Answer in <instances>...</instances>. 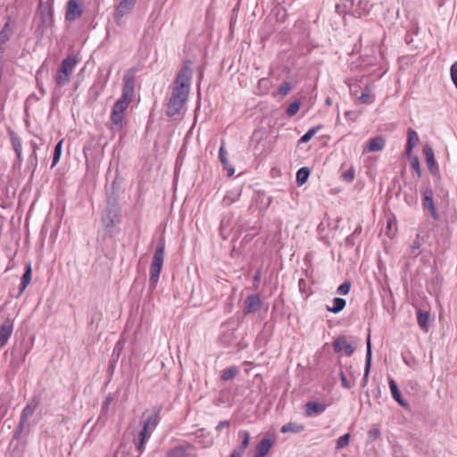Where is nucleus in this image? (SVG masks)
<instances>
[{
	"label": "nucleus",
	"mask_w": 457,
	"mask_h": 457,
	"mask_svg": "<svg viewBox=\"0 0 457 457\" xmlns=\"http://www.w3.org/2000/svg\"><path fill=\"white\" fill-rule=\"evenodd\" d=\"M133 94L134 75L132 73H127L123 77V87L121 96L114 104L111 113L112 124L117 129H120L122 128L123 112L129 107Z\"/></svg>",
	"instance_id": "f257e3e1"
},
{
	"label": "nucleus",
	"mask_w": 457,
	"mask_h": 457,
	"mask_svg": "<svg viewBox=\"0 0 457 457\" xmlns=\"http://www.w3.org/2000/svg\"><path fill=\"white\" fill-rule=\"evenodd\" d=\"M79 59L74 55H68L61 63L56 75L55 83L58 87H63L70 81L71 75L75 66L79 63Z\"/></svg>",
	"instance_id": "f03ea898"
},
{
	"label": "nucleus",
	"mask_w": 457,
	"mask_h": 457,
	"mask_svg": "<svg viewBox=\"0 0 457 457\" xmlns=\"http://www.w3.org/2000/svg\"><path fill=\"white\" fill-rule=\"evenodd\" d=\"M164 250H165V244L163 240H161L158 246L155 249L153 262L151 263L150 267V278L149 282L151 286L155 287L157 284L160 273L162 271L163 260H164Z\"/></svg>",
	"instance_id": "7ed1b4c3"
},
{
	"label": "nucleus",
	"mask_w": 457,
	"mask_h": 457,
	"mask_svg": "<svg viewBox=\"0 0 457 457\" xmlns=\"http://www.w3.org/2000/svg\"><path fill=\"white\" fill-rule=\"evenodd\" d=\"M37 22V30L41 34L53 25V10L49 4L40 2L37 12L35 18Z\"/></svg>",
	"instance_id": "20e7f679"
},
{
	"label": "nucleus",
	"mask_w": 457,
	"mask_h": 457,
	"mask_svg": "<svg viewBox=\"0 0 457 457\" xmlns=\"http://www.w3.org/2000/svg\"><path fill=\"white\" fill-rule=\"evenodd\" d=\"M188 94L180 92L179 89H172L169 100L166 113L169 117H174L179 114L187 100Z\"/></svg>",
	"instance_id": "39448f33"
},
{
	"label": "nucleus",
	"mask_w": 457,
	"mask_h": 457,
	"mask_svg": "<svg viewBox=\"0 0 457 457\" xmlns=\"http://www.w3.org/2000/svg\"><path fill=\"white\" fill-rule=\"evenodd\" d=\"M102 222L107 229L120 222V209L116 203L108 202L102 213Z\"/></svg>",
	"instance_id": "423d86ee"
},
{
	"label": "nucleus",
	"mask_w": 457,
	"mask_h": 457,
	"mask_svg": "<svg viewBox=\"0 0 457 457\" xmlns=\"http://www.w3.org/2000/svg\"><path fill=\"white\" fill-rule=\"evenodd\" d=\"M188 62H186L185 65L179 71L177 79L175 80V85L172 89H179L180 92H185L189 94L191 78H192V70L187 65Z\"/></svg>",
	"instance_id": "0eeeda50"
},
{
	"label": "nucleus",
	"mask_w": 457,
	"mask_h": 457,
	"mask_svg": "<svg viewBox=\"0 0 457 457\" xmlns=\"http://www.w3.org/2000/svg\"><path fill=\"white\" fill-rule=\"evenodd\" d=\"M137 0H121L117 5L114 12V21L120 25L122 18L132 12Z\"/></svg>",
	"instance_id": "6e6552de"
},
{
	"label": "nucleus",
	"mask_w": 457,
	"mask_h": 457,
	"mask_svg": "<svg viewBox=\"0 0 457 457\" xmlns=\"http://www.w3.org/2000/svg\"><path fill=\"white\" fill-rule=\"evenodd\" d=\"M433 196L432 188L430 187H426L422 194V207L424 210H428L433 219L436 220L439 219V215L436 212Z\"/></svg>",
	"instance_id": "1a4fd4ad"
},
{
	"label": "nucleus",
	"mask_w": 457,
	"mask_h": 457,
	"mask_svg": "<svg viewBox=\"0 0 457 457\" xmlns=\"http://www.w3.org/2000/svg\"><path fill=\"white\" fill-rule=\"evenodd\" d=\"M244 313L248 315L259 311L262 306V301L256 294L249 295L244 302Z\"/></svg>",
	"instance_id": "9d476101"
},
{
	"label": "nucleus",
	"mask_w": 457,
	"mask_h": 457,
	"mask_svg": "<svg viewBox=\"0 0 457 457\" xmlns=\"http://www.w3.org/2000/svg\"><path fill=\"white\" fill-rule=\"evenodd\" d=\"M356 348L357 345L355 343H347L345 337H339L333 342V349L335 352L339 353L344 350L348 356L352 355Z\"/></svg>",
	"instance_id": "9b49d317"
},
{
	"label": "nucleus",
	"mask_w": 457,
	"mask_h": 457,
	"mask_svg": "<svg viewBox=\"0 0 457 457\" xmlns=\"http://www.w3.org/2000/svg\"><path fill=\"white\" fill-rule=\"evenodd\" d=\"M423 153L425 154L426 162L429 171L432 174H436L438 172V166L436 164L432 147L428 145H425L423 148Z\"/></svg>",
	"instance_id": "f8f14e48"
},
{
	"label": "nucleus",
	"mask_w": 457,
	"mask_h": 457,
	"mask_svg": "<svg viewBox=\"0 0 457 457\" xmlns=\"http://www.w3.org/2000/svg\"><path fill=\"white\" fill-rule=\"evenodd\" d=\"M370 367H371V346H370V338L369 336L368 339H367V353H366L364 374H363V378L361 379V387H365L368 384L369 376H370Z\"/></svg>",
	"instance_id": "ddd939ff"
},
{
	"label": "nucleus",
	"mask_w": 457,
	"mask_h": 457,
	"mask_svg": "<svg viewBox=\"0 0 457 457\" xmlns=\"http://www.w3.org/2000/svg\"><path fill=\"white\" fill-rule=\"evenodd\" d=\"M82 9L79 6V0H69L67 5L66 19L72 21L82 14Z\"/></svg>",
	"instance_id": "4468645a"
},
{
	"label": "nucleus",
	"mask_w": 457,
	"mask_h": 457,
	"mask_svg": "<svg viewBox=\"0 0 457 457\" xmlns=\"http://www.w3.org/2000/svg\"><path fill=\"white\" fill-rule=\"evenodd\" d=\"M304 407L308 417L321 414L326 410V405L318 402H309L304 405Z\"/></svg>",
	"instance_id": "2eb2a0df"
},
{
	"label": "nucleus",
	"mask_w": 457,
	"mask_h": 457,
	"mask_svg": "<svg viewBox=\"0 0 457 457\" xmlns=\"http://www.w3.org/2000/svg\"><path fill=\"white\" fill-rule=\"evenodd\" d=\"M386 140L382 137H376L371 138L366 145L364 152H378L384 149Z\"/></svg>",
	"instance_id": "dca6fc26"
},
{
	"label": "nucleus",
	"mask_w": 457,
	"mask_h": 457,
	"mask_svg": "<svg viewBox=\"0 0 457 457\" xmlns=\"http://www.w3.org/2000/svg\"><path fill=\"white\" fill-rule=\"evenodd\" d=\"M160 421V409L154 411L150 414L143 422L142 428H146L148 431H152L153 428H156Z\"/></svg>",
	"instance_id": "f3484780"
},
{
	"label": "nucleus",
	"mask_w": 457,
	"mask_h": 457,
	"mask_svg": "<svg viewBox=\"0 0 457 457\" xmlns=\"http://www.w3.org/2000/svg\"><path fill=\"white\" fill-rule=\"evenodd\" d=\"M272 446V442L270 438H262L256 445V453L254 457H265Z\"/></svg>",
	"instance_id": "a211bd4d"
},
{
	"label": "nucleus",
	"mask_w": 457,
	"mask_h": 457,
	"mask_svg": "<svg viewBox=\"0 0 457 457\" xmlns=\"http://www.w3.org/2000/svg\"><path fill=\"white\" fill-rule=\"evenodd\" d=\"M12 333V324L5 321L0 326V347L4 346Z\"/></svg>",
	"instance_id": "6ab92c4d"
},
{
	"label": "nucleus",
	"mask_w": 457,
	"mask_h": 457,
	"mask_svg": "<svg viewBox=\"0 0 457 457\" xmlns=\"http://www.w3.org/2000/svg\"><path fill=\"white\" fill-rule=\"evenodd\" d=\"M305 429V426L301 423L297 422H288L285 425H283L280 428V432L283 434L286 433H300L303 432Z\"/></svg>",
	"instance_id": "aec40b11"
},
{
	"label": "nucleus",
	"mask_w": 457,
	"mask_h": 457,
	"mask_svg": "<svg viewBox=\"0 0 457 457\" xmlns=\"http://www.w3.org/2000/svg\"><path fill=\"white\" fill-rule=\"evenodd\" d=\"M389 387H390V391H391L393 398L401 406H403V407L407 406V403L405 401H403V399L402 398V395H401L400 390L397 386V384L393 378L389 379Z\"/></svg>",
	"instance_id": "412c9836"
},
{
	"label": "nucleus",
	"mask_w": 457,
	"mask_h": 457,
	"mask_svg": "<svg viewBox=\"0 0 457 457\" xmlns=\"http://www.w3.org/2000/svg\"><path fill=\"white\" fill-rule=\"evenodd\" d=\"M373 86H366L358 98L361 104H370L375 100V96L371 93Z\"/></svg>",
	"instance_id": "4be33fe9"
},
{
	"label": "nucleus",
	"mask_w": 457,
	"mask_h": 457,
	"mask_svg": "<svg viewBox=\"0 0 457 457\" xmlns=\"http://www.w3.org/2000/svg\"><path fill=\"white\" fill-rule=\"evenodd\" d=\"M428 320L429 313L428 312H423L422 310L419 309L417 312V322L420 328L424 332L428 331Z\"/></svg>",
	"instance_id": "5701e85b"
},
{
	"label": "nucleus",
	"mask_w": 457,
	"mask_h": 457,
	"mask_svg": "<svg viewBox=\"0 0 457 457\" xmlns=\"http://www.w3.org/2000/svg\"><path fill=\"white\" fill-rule=\"evenodd\" d=\"M419 137L415 130L412 129H408V139L406 145V154L410 155L413 147L418 144Z\"/></svg>",
	"instance_id": "b1692460"
},
{
	"label": "nucleus",
	"mask_w": 457,
	"mask_h": 457,
	"mask_svg": "<svg viewBox=\"0 0 457 457\" xmlns=\"http://www.w3.org/2000/svg\"><path fill=\"white\" fill-rule=\"evenodd\" d=\"M219 157L224 169L228 171V176L231 177L235 173V169L228 163L227 159V153L224 146H220L219 150Z\"/></svg>",
	"instance_id": "393cba45"
},
{
	"label": "nucleus",
	"mask_w": 457,
	"mask_h": 457,
	"mask_svg": "<svg viewBox=\"0 0 457 457\" xmlns=\"http://www.w3.org/2000/svg\"><path fill=\"white\" fill-rule=\"evenodd\" d=\"M151 436V431H148L146 428H143L140 430L137 436V448L142 453L144 451V445L146 440Z\"/></svg>",
	"instance_id": "a878e982"
},
{
	"label": "nucleus",
	"mask_w": 457,
	"mask_h": 457,
	"mask_svg": "<svg viewBox=\"0 0 457 457\" xmlns=\"http://www.w3.org/2000/svg\"><path fill=\"white\" fill-rule=\"evenodd\" d=\"M346 305V302L345 299L340 297H336L333 299V305L327 306V310L333 313H338L345 309Z\"/></svg>",
	"instance_id": "bb28decb"
},
{
	"label": "nucleus",
	"mask_w": 457,
	"mask_h": 457,
	"mask_svg": "<svg viewBox=\"0 0 457 457\" xmlns=\"http://www.w3.org/2000/svg\"><path fill=\"white\" fill-rule=\"evenodd\" d=\"M310 176V170L307 167H302L296 173V182L299 186L303 185Z\"/></svg>",
	"instance_id": "cd10ccee"
},
{
	"label": "nucleus",
	"mask_w": 457,
	"mask_h": 457,
	"mask_svg": "<svg viewBox=\"0 0 457 457\" xmlns=\"http://www.w3.org/2000/svg\"><path fill=\"white\" fill-rule=\"evenodd\" d=\"M320 128H321V126H316V127L310 129L304 135H303L300 137L298 143L304 144V143L309 142L315 136V134L320 130Z\"/></svg>",
	"instance_id": "c85d7f7f"
},
{
	"label": "nucleus",
	"mask_w": 457,
	"mask_h": 457,
	"mask_svg": "<svg viewBox=\"0 0 457 457\" xmlns=\"http://www.w3.org/2000/svg\"><path fill=\"white\" fill-rule=\"evenodd\" d=\"M237 373H238L237 367L231 366V367L228 368V369H225L222 371L221 379H223L225 381L232 379V378H234L237 376Z\"/></svg>",
	"instance_id": "c756f323"
},
{
	"label": "nucleus",
	"mask_w": 457,
	"mask_h": 457,
	"mask_svg": "<svg viewBox=\"0 0 457 457\" xmlns=\"http://www.w3.org/2000/svg\"><path fill=\"white\" fill-rule=\"evenodd\" d=\"M238 436L242 439V442L238 447L245 451L250 443V434L246 430H241L238 432Z\"/></svg>",
	"instance_id": "7c9ffc66"
},
{
	"label": "nucleus",
	"mask_w": 457,
	"mask_h": 457,
	"mask_svg": "<svg viewBox=\"0 0 457 457\" xmlns=\"http://www.w3.org/2000/svg\"><path fill=\"white\" fill-rule=\"evenodd\" d=\"M63 139L60 140L54 146L52 167L55 166L60 160L62 154Z\"/></svg>",
	"instance_id": "2f4dec72"
},
{
	"label": "nucleus",
	"mask_w": 457,
	"mask_h": 457,
	"mask_svg": "<svg viewBox=\"0 0 457 457\" xmlns=\"http://www.w3.org/2000/svg\"><path fill=\"white\" fill-rule=\"evenodd\" d=\"M300 105L301 102L299 100H295L288 105V107L286 110V113L290 117L295 115L300 109Z\"/></svg>",
	"instance_id": "473e14b6"
},
{
	"label": "nucleus",
	"mask_w": 457,
	"mask_h": 457,
	"mask_svg": "<svg viewBox=\"0 0 457 457\" xmlns=\"http://www.w3.org/2000/svg\"><path fill=\"white\" fill-rule=\"evenodd\" d=\"M349 441H350V434L346 433V434L343 435L342 436H340L337 440V446H336V448L337 450L343 449L344 447H345V446H347L349 445Z\"/></svg>",
	"instance_id": "72a5a7b5"
},
{
	"label": "nucleus",
	"mask_w": 457,
	"mask_h": 457,
	"mask_svg": "<svg viewBox=\"0 0 457 457\" xmlns=\"http://www.w3.org/2000/svg\"><path fill=\"white\" fill-rule=\"evenodd\" d=\"M29 285V264H25L24 272L21 277V291H23Z\"/></svg>",
	"instance_id": "f704fd0d"
},
{
	"label": "nucleus",
	"mask_w": 457,
	"mask_h": 457,
	"mask_svg": "<svg viewBox=\"0 0 457 457\" xmlns=\"http://www.w3.org/2000/svg\"><path fill=\"white\" fill-rule=\"evenodd\" d=\"M351 289V282L350 281H345L343 284H341L337 287V293L340 295H347Z\"/></svg>",
	"instance_id": "c9c22d12"
},
{
	"label": "nucleus",
	"mask_w": 457,
	"mask_h": 457,
	"mask_svg": "<svg viewBox=\"0 0 457 457\" xmlns=\"http://www.w3.org/2000/svg\"><path fill=\"white\" fill-rule=\"evenodd\" d=\"M411 168L417 173L418 177L420 178L422 175L420 161L417 156L413 157L411 160Z\"/></svg>",
	"instance_id": "e433bc0d"
},
{
	"label": "nucleus",
	"mask_w": 457,
	"mask_h": 457,
	"mask_svg": "<svg viewBox=\"0 0 457 457\" xmlns=\"http://www.w3.org/2000/svg\"><path fill=\"white\" fill-rule=\"evenodd\" d=\"M238 195L237 194H227L224 198H223V204L226 205V206H229L230 204H232L237 198Z\"/></svg>",
	"instance_id": "4c0bfd02"
},
{
	"label": "nucleus",
	"mask_w": 457,
	"mask_h": 457,
	"mask_svg": "<svg viewBox=\"0 0 457 457\" xmlns=\"http://www.w3.org/2000/svg\"><path fill=\"white\" fill-rule=\"evenodd\" d=\"M12 143L13 145V148L17 154V156L20 158L21 154V145L20 142V139L14 136H12Z\"/></svg>",
	"instance_id": "58836bf2"
},
{
	"label": "nucleus",
	"mask_w": 457,
	"mask_h": 457,
	"mask_svg": "<svg viewBox=\"0 0 457 457\" xmlns=\"http://www.w3.org/2000/svg\"><path fill=\"white\" fill-rule=\"evenodd\" d=\"M355 170L353 167H351L347 171L343 173L342 177L345 181L351 183L354 179Z\"/></svg>",
	"instance_id": "ea45409f"
},
{
	"label": "nucleus",
	"mask_w": 457,
	"mask_h": 457,
	"mask_svg": "<svg viewBox=\"0 0 457 457\" xmlns=\"http://www.w3.org/2000/svg\"><path fill=\"white\" fill-rule=\"evenodd\" d=\"M421 244L422 243H421L420 236L417 235L416 239L414 240V242L411 245V253L414 254H418L419 251L420 249Z\"/></svg>",
	"instance_id": "a19ab883"
},
{
	"label": "nucleus",
	"mask_w": 457,
	"mask_h": 457,
	"mask_svg": "<svg viewBox=\"0 0 457 457\" xmlns=\"http://www.w3.org/2000/svg\"><path fill=\"white\" fill-rule=\"evenodd\" d=\"M291 90V86L288 82H283L279 88H278V94L281 96H286L288 94V92Z\"/></svg>",
	"instance_id": "79ce46f5"
},
{
	"label": "nucleus",
	"mask_w": 457,
	"mask_h": 457,
	"mask_svg": "<svg viewBox=\"0 0 457 457\" xmlns=\"http://www.w3.org/2000/svg\"><path fill=\"white\" fill-rule=\"evenodd\" d=\"M451 77L454 86L457 88V62H455L451 67Z\"/></svg>",
	"instance_id": "37998d69"
},
{
	"label": "nucleus",
	"mask_w": 457,
	"mask_h": 457,
	"mask_svg": "<svg viewBox=\"0 0 457 457\" xmlns=\"http://www.w3.org/2000/svg\"><path fill=\"white\" fill-rule=\"evenodd\" d=\"M185 450L182 447H177L169 453L170 457H180L184 454Z\"/></svg>",
	"instance_id": "c03bdc74"
},
{
	"label": "nucleus",
	"mask_w": 457,
	"mask_h": 457,
	"mask_svg": "<svg viewBox=\"0 0 457 457\" xmlns=\"http://www.w3.org/2000/svg\"><path fill=\"white\" fill-rule=\"evenodd\" d=\"M112 402V398L111 396H107L104 400V402L103 403V405H102V413L104 414H106L108 410H109V406L111 404V403Z\"/></svg>",
	"instance_id": "a18cd8bd"
},
{
	"label": "nucleus",
	"mask_w": 457,
	"mask_h": 457,
	"mask_svg": "<svg viewBox=\"0 0 457 457\" xmlns=\"http://www.w3.org/2000/svg\"><path fill=\"white\" fill-rule=\"evenodd\" d=\"M340 378L342 381V386L345 388L350 389L353 386V385L347 380V378L343 371H340Z\"/></svg>",
	"instance_id": "49530a36"
},
{
	"label": "nucleus",
	"mask_w": 457,
	"mask_h": 457,
	"mask_svg": "<svg viewBox=\"0 0 457 457\" xmlns=\"http://www.w3.org/2000/svg\"><path fill=\"white\" fill-rule=\"evenodd\" d=\"M369 436L372 440H375L380 436V431L378 428H373L369 431Z\"/></svg>",
	"instance_id": "de8ad7c7"
},
{
	"label": "nucleus",
	"mask_w": 457,
	"mask_h": 457,
	"mask_svg": "<svg viewBox=\"0 0 457 457\" xmlns=\"http://www.w3.org/2000/svg\"><path fill=\"white\" fill-rule=\"evenodd\" d=\"M229 424L228 420H222L216 426L215 429L216 431H221L223 428L229 427Z\"/></svg>",
	"instance_id": "09e8293b"
},
{
	"label": "nucleus",
	"mask_w": 457,
	"mask_h": 457,
	"mask_svg": "<svg viewBox=\"0 0 457 457\" xmlns=\"http://www.w3.org/2000/svg\"><path fill=\"white\" fill-rule=\"evenodd\" d=\"M245 451L238 446L233 450V452L230 454V457H242Z\"/></svg>",
	"instance_id": "8fccbe9b"
},
{
	"label": "nucleus",
	"mask_w": 457,
	"mask_h": 457,
	"mask_svg": "<svg viewBox=\"0 0 457 457\" xmlns=\"http://www.w3.org/2000/svg\"><path fill=\"white\" fill-rule=\"evenodd\" d=\"M28 413H29V403L26 404L25 407L23 408L21 420V425H24Z\"/></svg>",
	"instance_id": "3c124183"
},
{
	"label": "nucleus",
	"mask_w": 457,
	"mask_h": 457,
	"mask_svg": "<svg viewBox=\"0 0 457 457\" xmlns=\"http://www.w3.org/2000/svg\"><path fill=\"white\" fill-rule=\"evenodd\" d=\"M261 279V271L260 270H257L254 277H253V280L255 283H258Z\"/></svg>",
	"instance_id": "603ef678"
},
{
	"label": "nucleus",
	"mask_w": 457,
	"mask_h": 457,
	"mask_svg": "<svg viewBox=\"0 0 457 457\" xmlns=\"http://www.w3.org/2000/svg\"><path fill=\"white\" fill-rule=\"evenodd\" d=\"M336 12L338 13V14H344L345 13V11L342 10V6L340 4H337L336 5Z\"/></svg>",
	"instance_id": "864d4df0"
},
{
	"label": "nucleus",
	"mask_w": 457,
	"mask_h": 457,
	"mask_svg": "<svg viewBox=\"0 0 457 457\" xmlns=\"http://www.w3.org/2000/svg\"><path fill=\"white\" fill-rule=\"evenodd\" d=\"M24 227L25 228L29 227V212L26 214V216L24 218Z\"/></svg>",
	"instance_id": "5fc2aeb1"
},
{
	"label": "nucleus",
	"mask_w": 457,
	"mask_h": 457,
	"mask_svg": "<svg viewBox=\"0 0 457 457\" xmlns=\"http://www.w3.org/2000/svg\"><path fill=\"white\" fill-rule=\"evenodd\" d=\"M325 104H326L328 106L332 105V99H331L329 96H328V97L326 98Z\"/></svg>",
	"instance_id": "6e6d98bb"
},
{
	"label": "nucleus",
	"mask_w": 457,
	"mask_h": 457,
	"mask_svg": "<svg viewBox=\"0 0 457 457\" xmlns=\"http://www.w3.org/2000/svg\"><path fill=\"white\" fill-rule=\"evenodd\" d=\"M305 285V280L303 278L299 279V287L302 290V287Z\"/></svg>",
	"instance_id": "4d7b16f0"
},
{
	"label": "nucleus",
	"mask_w": 457,
	"mask_h": 457,
	"mask_svg": "<svg viewBox=\"0 0 457 457\" xmlns=\"http://www.w3.org/2000/svg\"><path fill=\"white\" fill-rule=\"evenodd\" d=\"M28 103H29V97L25 100V113L27 114L28 113V111H29V107H28Z\"/></svg>",
	"instance_id": "13d9d810"
}]
</instances>
